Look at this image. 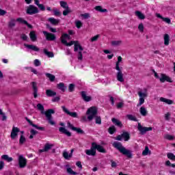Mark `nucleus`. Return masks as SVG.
<instances>
[{"label": "nucleus", "mask_w": 175, "mask_h": 175, "mask_svg": "<svg viewBox=\"0 0 175 175\" xmlns=\"http://www.w3.org/2000/svg\"><path fill=\"white\" fill-rule=\"evenodd\" d=\"M124 139V142H128L129 139H131V137L129 136V133L128 132H123L122 134L119 135L116 137V140H119L121 142Z\"/></svg>", "instance_id": "6e6552de"}, {"label": "nucleus", "mask_w": 175, "mask_h": 175, "mask_svg": "<svg viewBox=\"0 0 175 175\" xmlns=\"http://www.w3.org/2000/svg\"><path fill=\"white\" fill-rule=\"evenodd\" d=\"M52 147H54V144L46 143L43 149L39 150V152H47L51 150Z\"/></svg>", "instance_id": "dca6fc26"}, {"label": "nucleus", "mask_w": 175, "mask_h": 175, "mask_svg": "<svg viewBox=\"0 0 175 175\" xmlns=\"http://www.w3.org/2000/svg\"><path fill=\"white\" fill-rule=\"evenodd\" d=\"M81 16L83 17V18H85V20H87V18H90V17H91V16H90L89 13L81 14Z\"/></svg>", "instance_id": "4d7b16f0"}, {"label": "nucleus", "mask_w": 175, "mask_h": 175, "mask_svg": "<svg viewBox=\"0 0 175 175\" xmlns=\"http://www.w3.org/2000/svg\"><path fill=\"white\" fill-rule=\"evenodd\" d=\"M99 36H100L99 34H97L96 36L92 37L91 39L92 42H96V40L99 39Z\"/></svg>", "instance_id": "680f3d73"}, {"label": "nucleus", "mask_w": 175, "mask_h": 175, "mask_svg": "<svg viewBox=\"0 0 175 175\" xmlns=\"http://www.w3.org/2000/svg\"><path fill=\"white\" fill-rule=\"evenodd\" d=\"M58 90H60L62 92H65V90H66V87H65V83H59L57 85Z\"/></svg>", "instance_id": "7c9ffc66"}, {"label": "nucleus", "mask_w": 175, "mask_h": 175, "mask_svg": "<svg viewBox=\"0 0 175 175\" xmlns=\"http://www.w3.org/2000/svg\"><path fill=\"white\" fill-rule=\"evenodd\" d=\"M126 117L128 118V120H129L130 121H137V118H136V116L131 115V114H128L126 115Z\"/></svg>", "instance_id": "a19ab883"}, {"label": "nucleus", "mask_w": 175, "mask_h": 175, "mask_svg": "<svg viewBox=\"0 0 175 175\" xmlns=\"http://www.w3.org/2000/svg\"><path fill=\"white\" fill-rule=\"evenodd\" d=\"M62 43L64 44L65 46H73L76 43V41H70V42L68 43V41L65 39L62 40Z\"/></svg>", "instance_id": "cd10ccee"}, {"label": "nucleus", "mask_w": 175, "mask_h": 175, "mask_svg": "<svg viewBox=\"0 0 175 175\" xmlns=\"http://www.w3.org/2000/svg\"><path fill=\"white\" fill-rule=\"evenodd\" d=\"M29 38L31 42H36V40H38V36H36V32L35 31H30Z\"/></svg>", "instance_id": "5701e85b"}, {"label": "nucleus", "mask_w": 175, "mask_h": 175, "mask_svg": "<svg viewBox=\"0 0 175 175\" xmlns=\"http://www.w3.org/2000/svg\"><path fill=\"white\" fill-rule=\"evenodd\" d=\"M135 16H137L139 20H144V18H146V16L140 11H135Z\"/></svg>", "instance_id": "2f4dec72"}, {"label": "nucleus", "mask_w": 175, "mask_h": 175, "mask_svg": "<svg viewBox=\"0 0 175 175\" xmlns=\"http://www.w3.org/2000/svg\"><path fill=\"white\" fill-rule=\"evenodd\" d=\"M62 39H70V36H69L68 33H64L62 36V38H61V42H62Z\"/></svg>", "instance_id": "864d4df0"}, {"label": "nucleus", "mask_w": 175, "mask_h": 175, "mask_svg": "<svg viewBox=\"0 0 175 175\" xmlns=\"http://www.w3.org/2000/svg\"><path fill=\"white\" fill-rule=\"evenodd\" d=\"M162 20L165 23H167V24H170V23H171L170 18H163Z\"/></svg>", "instance_id": "338daca9"}, {"label": "nucleus", "mask_w": 175, "mask_h": 175, "mask_svg": "<svg viewBox=\"0 0 175 175\" xmlns=\"http://www.w3.org/2000/svg\"><path fill=\"white\" fill-rule=\"evenodd\" d=\"M53 13L54 16H57V17H59V16H61V12L58 10H54Z\"/></svg>", "instance_id": "052dcab7"}, {"label": "nucleus", "mask_w": 175, "mask_h": 175, "mask_svg": "<svg viewBox=\"0 0 175 175\" xmlns=\"http://www.w3.org/2000/svg\"><path fill=\"white\" fill-rule=\"evenodd\" d=\"M26 121L29 124V125H31L33 128H36V129H38L39 131H44V127H40L38 125L33 124L31 120L28 119V118H25Z\"/></svg>", "instance_id": "6ab92c4d"}, {"label": "nucleus", "mask_w": 175, "mask_h": 175, "mask_svg": "<svg viewBox=\"0 0 175 175\" xmlns=\"http://www.w3.org/2000/svg\"><path fill=\"white\" fill-rule=\"evenodd\" d=\"M43 34L44 35V36H46V40H55V35H54L53 33H49L47 31H43Z\"/></svg>", "instance_id": "f3484780"}, {"label": "nucleus", "mask_w": 175, "mask_h": 175, "mask_svg": "<svg viewBox=\"0 0 175 175\" xmlns=\"http://www.w3.org/2000/svg\"><path fill=\"white\" fill-rule=\"evenodd\" d=\"M68 90L70 92H73L75 91V85L73 83H71L69 85Z\"/></svg>", "instance_id": "13d9d810"}, {"label": "nucleus", "mask_w": 175, "mask_h": 175, "mask_svg": "<svg viewBox=\"0 0 175 175\" xmlns=\"http://www.w3.org/2000/svg\"><path fill=\"white\" fill-rule=\"evenodd\" d=\"M1 159H3V161H7V162H12V161H13V158L10 157L8 154L2 155Z\"/></svg>", "instance_id": "c9c22d12"}, {"label": "nucleus", "mask_w": 175, "mask_h": 175, "mask_svg": "<svg viewBox=\"0 0 175 175\" xmlns=\"http://www.w3.org/2000/svg\"><path fill=\"white\" fill-rule=\"evenodd\" d=\"M8 27L9 28H14V27H16V19L12 18L8 23Z\"/></svg>", "instance_id": "58836bf2"}, {"label": "nucleus", "mask_w": 175, "mask_h": 175, "mask_svg": "<svg viewBox=\"0 0 175 175\" xmlns=\"http://www.w3.org/2000/svg\"><path fill=\"white\" fill-rule=\"evenodd\" d=\"M159 100H160V102H163L164 103H166L167 105H173V100H172L170 99L161 97Z\"/></svg>", "instance_id": "a878e982"}, {"label": "nucleus", "mask_w": 175, "mask_h": 175, "mask_svg": "<svg viewBox=\"0 0 175 175\" xmlns=\"http://www.w3.org/2000/svg\"><path fill=\"white\" fill-rule=\"evenodd\" d=\"M60 99L59 96H56L52 99V102H59Z\"/></svg>", "instance_id": "774afa93"}, {"label": "nucleus", "mask_w": 175, "mask_h": 175, "mask_svg": "<svg viewBox=\"0 0 175 175\" xmlns=\"http://www.w3.org/2000/svg\"><path fill=\"white\" fill-rule=\"evenodd\" d=\"M46 95L49 97L55 96L57 95V92L53 91L52 90H46Z\"/></svg>", "instance_id": "393cba45"}, {"label": "nucleus", "mask_w": 175, "mask_h": 175, "mask_svg": "<svg viewBox=\"0 0 175 175\" xmlns=\"http://www.w3.org/2000/svg\"><path fill=\"white\" fill-rule=\"evenodd\" d=\"M44 54H45V55L48 56L49 58H53V57H54V53L53 52H49L46 49H44Z\"/></svg>", "instance_id": "4c0bfd02"}, {"label": "nucleus", "mask_w": 175, "mask_h": 175, "mask_svg": "<svg viewBox=\"0 0 175 175\" xmlns=\"http://www.w3.org/2000/svg\"><path fill=\"white\" fill-rule=\"evenodd\" d=\"M62 109L63 111H64V113H66V114H68V116H70V117H72L73 118H77L79 117L76 112L69 111V110H68V109H66V107L65 106H62Z\"/></svg>", "instance_id": "2eb2a0df"}, {"label": "nucleus", "mask_w": 175, "mask_h": 175, "mask_svg": "<svg viewBox=\"0 0 175 175\" xmlns=\"http://www.w3.org/2000/svg\"><path fill=\"white\" fill-rule=\"evenodd\" d=\"M21 39H22V40H28V36L25 34H22L21 36Z\"/></svg>", "instance_id": "69168bd1"}, {"label": "nucleus", "mask_w": 175, "mask_h": 175, "mask_svg": "<svg viewBox=\"0 0 175 175\" xmlns=\"http://www.w3.org/2000/svg\"><path fill=\"white\" fill-rule=\"evenodd\" d=\"M78 50H79V51L78 52V54H77V58L79 61H83V53H81V51H83L84 49L83 48V46H81V45H80V44L79 43V41H76L74 45V51L76 52Z\"/></svg>", "instance_id": "423d86ee"}, {"label": "nucleus", "mask_w": 175, "mask_h": 175, "mask_svg": "<svg viewBox=\"0 0 175 175\" xmlns=\"http://www.w3.org/2000/svg\"><path fill=\"white\" fill-rule=\"evenodd\" d=\"M66 170H67V173H68V174H72V175H76L77 174V172H74L73 170H72V168H70V167H68V165H66Z\"/></svg>", "instance_id": "ea45409f"}, {"label": "nucleus", "mask_w": 175, "mask_h": 175, "mask_svg": "<svg viewBox=\"0 0 175 175\" xmlns=\"http://www.w3.org/2000/svg\"><path fill=\"white\" fill-rule=\"evenodd\" d=\"M85 152L86 155H91L92 157H95L96 155V150L95 149V146H94V144L92 143V146L90 150H85Z\"/></svg>", "instance_id": "f8f14e48"}, {"label": "nucleus", "mask_w": 175, "mask_h": 175, "mask_svg": "<svg viewBox=\"0 0 175 175\" xmlns=\"http://www.w3.org/2000/svg\"><path fill=\"white\" fill-rule=\"evenodd\" d=\"M48 21L53 25H58V24H59V19H55L54 18H49Z\"/></svg>", "instance_id": "bb28decb"}, {"label": "nucleus", "mask_w": 175, "mask_h": 175, "mask_svg": "<svg viewBox=\"0 0 175 175\" xmlns=\"http://www.w3.org/2000/svg\"><path fill=\"white\" fill-rule=\"evenodd\" d=\"M153 73L154 74L155 79H158L161 83H165V81H167L168 83H172V79L167 77L165 74L161 73L160 76L158 75V73L155 72L154 70H152Z\"/></svg>", "instance_id": "39448f33"}, {"label": "nucleus", "mask_w": 175, "mask_h": 175, "mask_svg": "<svg viewBox=\"0 0 175 175\" xmlns=\"http://www.w3.org/2000/svg\"><path fill=\"white\" fill-rule=\"evenodd\" d=\"M138 29L139 32H144V25L143 23H140L138 26Z\"/></svg>", "instance_id": "5fc2aeb1"}, {"label": "nucleus", "mask_w": 175, "mask_h": 175, "mask_svg": "<svg viewBox=\"0 0 175 175\" xmlns=\"http://www.w3.org/2000/svg\"><path fill=\"white\" fill-rule=\"evenodd\" d=\"M164 137L165 139H167V140H174V136L167 134L164 136Z\"/></svg>", "instance_id": "603ef678"}, {"label": "nucleus", "mask_w": 175, "mask_h": 175, "mask_svg": "<svg viewBox=\"0 0 175 175\" xmlns=\"http://www.w3.org/2000/svg\"><path fill=\"white\" fill-rule=\"evenodd\" d=\"M38 7L42 12H44V10H46V7H44L43 4H40L38 5Z\"/></svg>", "instance_id": "bf43d9fd"}, {"label": "nucleus", "mask_w": 175, "mask_h": 175, "mask_svg": "<svg viewBox=\"0 0 175 175\" xmlns=\"http://www.w3.org/2000/svg\"><path fill=\"white\" fill-rule=\"evenodd\" d=\"M26 141H27V139H25V137H24L23 135H21V137L19 139V144L23 145V144H24L25 142H26Z\"/></svg>", "instance_id": "49530a36"}, {"label": "nucleus", "mask_w": 175, "mask_h": 175, "mask_svg": "<svg viewBox=\"0 0 175 175\" xmlns=\"http://www.w3.org/2000/svg\"><path fill=\"white\" fill-rule=\"evenodd\" d=\"M37 109L41 111L42 114H45L49 124L51 125H54L55 124V122H54L53 120V116H51L55 113L54 109H48L47 111H44V107H43V105L40 103L37 105Z\"/></svg>", "instance_id": "f257e3e1"}, {"label": "nucleus", "mask_w": 175, "mask_h": 175, "mask_svg": "<svg viewBox=\"0 0 175 175\" xmlns=\"http://www.w3.org/2000/svg\"><path fill=\"white\" fill-rule=\"evenodd\" d=\"M60 5L64 9H68L69 8L68 3H66V1H60Z\"/></svg>", "instance_id": "a18cd8bd"}, {"label": "nucleus", "mask_w": 175, "mask_h": 175, "mask_svg": "<svg viewBox=\"0 0 175 175\" xmlns=\"http://www.w3.org/2000/svg\"><path fill=\"white\" fill-rule=\"evenodd\" d=\"M171 116H172V114L170 112L165 113V121H170Z\"/></svg>", "instance_id": "6e6d98bb"}, {"label": "nucleus", "mask_w": 175, "mask_h": 175, "mask_svg": "<svg viewBox=\"0 0 175 175\" xmlns=\"http://www.w3.org/2000/svg\"><path fill=\"white\" fill-rule=\"evenodd\" d=\"M122 62V57L121 56H119L118 57V61L116 62L115 69L118 71L116 73V79L118 81H120V83H124L125 80L124 79V74L122 73V67H120V62Z\"/></svg>", "instance_id": "20e7f679"}, {"label": "nucleus", "mask_w": 175, "mask_h": 175, "mask_svg": "<svg viewBox=\"0 0 175 175\" xmlns=\"http://www.w3.org/2000/svg\"><path fill=\"white\" fill-rule=\"evenodd\" d=\"M34 65L35 66H40V61H39L38 59H36L34 60Z\"/></svg>", "instance_id": "e2e57ef3"}, {"label": "nucleus", "mask_w": 175, "mask_h": 175, "mask_svg": "<svg viewBox=\"0 0 175 175\" xmlns=\"http://www.w3.org/2000/svg\"><path fill=\"white\" fill-rule=\"evenodd\" d=\"M26 13L30 16H32V14H38V13H39V9L33 5H29L27 8Z\"/></svg>", "instance_id": "0eeeda50"}, {"label": "nucleus", "mask_w": 175, "mask_h": 175, "mask_svg": "<svg viewBox=\"0 0 175 175\" xmlns=\"http://www.w3.org/2000/svg\"><path fill=\"white\" fill-rule=\"evenodd\" d=\"M111 167H117V163L113 160H110Z\"/></svg>", "instance_id": "0e129e2a"}, {"label": "nucleus", "mask_w": 175, "mask_h": 175, "mask_svg": "<svg viewBox=\"0 0 175 175\" xmlns=\"http://www.w3.org/2000/svg\"><path fill=\"white\" fill-rule=\"evenodd\" d=\"M67 125L68 128H70V129H72V131H75V132L80 133V135L84 134V131L81 130L80 128L73 126V124H70V122H68Z\"/></svg>", "instance_id": "4468645a"}, {"label": "nucleus", "mask_w": 175, "mask_h": 175, "mask_svg": "<svg viewBox=\"0 0 175 175\" xmlns=\"http://www.w3.org/2000/svg\"><path fill=\"white\" fill-rule=\"evenodd\" d=\"M111 44L115 47L121 46V44H122V40H113L111 42Z\"/></svg>", "instance_id": "c756f323"}, {"label": "nucleus", "mask_w": 175, "mask_h": 175, "mask_svg": "<svg viewBox=\"0 0 175 175\" xmlns=\"http://www.w3.org/2000/svg\"><path fill=\"white\" fill-rule=\"evenodd\" d=\"M59 131L61 132V133H64V135H66V136H68V137H70V136H72V133L68 131V130H66L65 127H59Z\"/></svg>", "instance_id": "b1692460"}, {"label": "nucleus", "mask_w": 175, "mask_h": 175, "mask_svg": "<svg viewBox=\"0 0 175 175\" xmlns=\"http://www.w3.org/2000/svg\"><path fill=\"white\" fill-rule=\"evenodd\" d=\"M25 47H26V49H28L29 50H32V51H40V49L33 45V44H24Z\"/></svg>", "instance_id": "aec40b11"}, {"label": "nucleus", "mask_w": 175, "mask_h": 175, "mask_svg": "<svg viewBox=\"0 0 175 175\" xmlns=\"http://www.w3.org/2000/svg\"><path fill=\"white\" fill-rule=\"evenodd\" d=\"M0 116H1V120L3 121H6L8 120V116H6V114L3 113V111L1 109H0Z\"/></svg>", "instance_id": "79ce46f5"}, {"label": "nucleus", "mask_w": 175, "mask_h": 175, "mask_svg": "<svg viewBox=\"0 0 175 175\" xmlns=\"http://www.w3.org/2000/svg\"><path fill=\"white\" fill-rule=\"evenodd\" d=\"M138 96H139V104H137V107H139V106H142V105H143V103H144L145 102V99L146 98H147V93H144L143 92H138Z\"/></svg>", "instance_id": "1a4fd4ad"}, {"label": "nucleus", "mask_w": 175, "mask_h": 175, "mask_svg": "<svg viewBox=\"0 0 175 175\" xmlns=\"http://www.w3.org/2000/svg\"><path fill=\"white\" fill-rule=\"evenodd\" d=\"M95 10H96L97 12H100V13H106V12H107V9L102 8V6L100 5L96 6Z\"/></svg>", "instance_id": "e433bc0d"}, {"label": "nucleus", "mask_w": 175, "mask_h": 175, "mask_svg": "<svg viewBox=\"0 0 175 175\" xmlns=\"http://www.w3.org/2000/svg\"><path fill=\"white\" fill-rule=\"evenodd\" d=\"M111 121L117 126H120V128L122 126V123L116 118H112Z\"/></svg>", "instance_id": "c85d7f7f"}, {"label": "nucleus", "mask_w": 175, "mask_h": 175, "mask_svg": "<svg viewBox=\"0 0 175 175\" xmlns=\"http://www.w3.org/2000/svg\"><path fill=\"white\" fill-rule=\"evenodd\" d=\"M81 96L85 102H90L92 100V97L87 96V93L85 91L81 92Z\"/></svg>", "instance_id": "4be33fe9"}, {"label": "nucleus", "mask_w": 175, "mask_h": 175, "mask_svg": "<svg viewBox=\"0 0 175 175\" xmlns=\"http://www.w3.org/2000/svg\"><path fill=\"white\" fill-rule=\"evenodd\" d=\"M93 145L94 146L95 150H97V151H98V152H103V153L106 152V150L105 148H103V146L96 144V143H95V142H93Z\"/></svg>", "instance_id": "412c9836"}, {"label": "nucleus", "mask_w": 175, "mask_h": 175, "mask_svg": "<svg viewBox=\"0 0 175 175\" xmlns=\"http://www.w3.org/2000/svg\"><path fill=\"white\" fill-rule=\"evenodd\" d=\"M18 161L19 167H21V169H23L27 166V159H25L22 154L19 155Z\"/></svg>", "instance_id": "9b49d317"}, {"label": "nucleus", "mask_w": 175, "mask_h": 175, "mask_svg": "<svg viewBox=\"0 0 175 175\" xmlns=\"http://www.w3.org/2000/svg\"><path fill=\"white\" fill-rule=\"evenodd\" d=\"M167 157L168 159H170L171 161H175V155H174V154H173L172 152H168L167 154Z\"/></svg>", "instance_id": "37998d69"}, {"label": "nucleus", "mask_w": 175, "mask_h": 175, "mask_svg": "<svg viewBox=\"0 0 175 175\" xmlns=\"http://www.w3.org/2000/svg\"><path fill=\"white\" fill-rule=\"evenodd\" d=\"M69 13H72L70 8H65V10L63 11V16H68Z\"/></svg>", "instance_id": "de8ad7c7"}, {"label": "nucleus", "mask_w": 175, "mask_h": 175, "mask_svg": "<svg viewBox=\"0 0 175 175\" xmlns=\"http://www.w3.org/2000/svg\"><path fill=\"white\" fill-rule=\"evenodd\" d=\"M113 147H114V148H116V150H118L120 154H122V155H125L126 157H127V158H129V159H131L133 155L132 154V151L124 147L121 142H114L113 144Z\"/></svg>", "instance_id": "7ed1b4c3"}, {"label": "nucleus", "mask_w": 175, "mask_h": 175, "mask_svg": "<svg viewBox=\"0 0 175 175\" xmlns=\"http://www.w3.org/2000/svg\"><path fill=\"white\" fill-rule=\"evenodd\" d=\"M116 126H111L108 129V132L110 135H113L114 132H116Z\"/></svg>", "instance_id": "c03bdc74"}, {"label": "nucleus", "mask_w": 175, "mask_h": 175, "mask_svg": "<svg viewBox=\"0 0 175 175\" xmlns=\"http://www.w3.org/2000/svg\"><path fill=\"white\" fill-rule=\"evenodd\" d=\"M32 88H33V95L35 99L38 98V84L36 82H31Z\"/></svg>", "instance_id": "a211bd4d"}, {"label": "nucleus", "mask_w": 175, "mask_h": 175, "mask_svg": "<svg viewBox=\"0 0 175 175\" xmlns=\"http://www.w3.org/2000/svg\"><path fill=\"white\" fill-rule=\"evenodd\" d=\"M139 113H140L141 116L146 117V116H147V109H146V107H142L139 109Z\"/></svg>", "instance_id": "f704fd0d"}, {"label": "nucleus", "mask_w": 175, "mask_h": 175, "mask_svg": "<svg viewBox=\"0 0 175 175\" xmlns=\"http://www.w3.org/2000/svg\"><path fill=\"white\" fill-rule=\"evenodd\" d=\"M150 152V149L148 146H146L144 150L142 152V155H148V152Z\"/></svg>", "instance_id": "8fccbe9b"}, {"label": "nucleus", "mask_w": 175, "mask_h": 175, "mask_svg": "<svg viewBox=\"0 0 175 175\" xmlns=\"http://www.w3.org/2000/svg\"><path fill=\"white\" fill-rule=\"evenodd\" d=\"M45 76L46 77H47L48 79H49V80L51 82L55 81V76L54 75H52L51 73H45Z\"/></svg>", "instance_id": "72a5a7b5"}, {"label": "nucleus", "mask_w": 175, "mask_h": 175, "mask_svg": "<svg viewBox=\"0 0 175 175\" xmlns=\"http://www.w3.org/2000/svg\"><path fill=\"white\" fill-rule=\"evenodd\" d=\"M138 131H139L141 135H145L149 131H152V127H144L140 123H138Z\"/></svg>", "instance_id": "9d476101"}, {"label": "nucleus", "mask_w": 175, "mask_h": 175, "mask_svg": "<svg viewBox=\"0 0 175 175\" xmlns=\"http://www.w3.org/2000/svg\"><path fill=\"white\" fill-rule=\"evenodd\" d=\"M169 42H170V37L169 34L165 33L164 35V44L165 46H169Z\"/></svg>", "instance_id": "473e14b6"}, {"label": "nucleus", "mask_w": 175, "mask_h": 175, "mask_svg": "<svg viewBox=\"0 0 175 175\" xmlns=\"http://www.w3.org/2000/svg\"><path fill=\"white\" fill-rule=\"evenodd\" d=\"M86 114L88 115V120L89 121H92L94 118H96V124H98V125L102 124V119L100 118V116H96V114H98V109L96 107L89 108Z\"/></svg>", "instance_id": "f03ea898"}, {"label": "nucleus", "mask_w": 175, "mask_h": 175, "mask_svg": "<svg viewBox=\"0 0 175 175\" xmlns=\"http://www.w3.org/2000/svg\"><path fill=\"white\" fill-rule=\"evenodd\" d=\"M63 157L64 159H69V158H70V157H69V153L66 150L63 152Z\"/></svg>", "instance_id": "3c124183"}, {"label": "nucleus", "mask_w": 175, "mask_h": 175, "mask_svg": "<svg viewBox=\"0 0 175 175\" xmlns=\"http://www.w3.org/2000/svg\"><path fill=\"white\" fill-rule=\"evenodd\" d=\"M75 25L77 28L80 29L81 27H83V23H81V21H76Z\"/></svg>", "instance_id": "09e8293b"}, {"label": "nucleus", "mask_w": 175, "mask_h": 175, "mask_svg": "<svg viewBox=\"0 0 175 175\" xmlns=\"http://www.w3.org/2000/svg\"><path fill=\"white\" fill-rule=\"evenodd\" d=\"M18 132H20V129H18V127L13 126L10 135L11 139L14 140V139L18 136Z\"/></svg>", "instance_id": "ddd939ff"}]
</instances>
